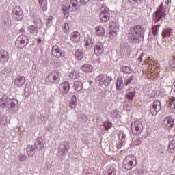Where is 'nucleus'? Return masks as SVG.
I'll use <instances>...</instances> for the list:
<instances>
[{
	"label": "nucleus",
	"mask_w": 175,
	"mask_h": 175,
	"mask_svg": "<svg viewBox=\"0 0 175 175\" xmlns=\"http://www.w3.org/2000/svg\"><path fill=\"white\" fill-rule=\"evenodd\" d=\"M170 32H172V29H165L162 31L163 38H167V36H170Z\"/></svg>",
	"instance_id": "40"
},
{
	"label": "nucleus",
	"mask_w": 175,
	"mask_h": 175,
	"mask_svg": "<svg viewBox=\"0 0 175 175\" xmlns=\"http://www.w3.org/2000/svg\"><path fill=\"white\" fill-rule=\"evenodd\" d=\"M95 33L96 36H98V38H103V36H105V33H106V29L102 26H98L95 28Z\"/></svg>",
	"instance_id": "18"
},
{
	"label": "nucleus",
	"mask_w": 175,
	"mask_h": 175,
	"mask_svg": "<svg viewBox=\"0 0 175 175\" xmlns=\"http://www.w3.org/2000/svg\"><path fill=\"white\" fill-rule=\"evenodd\" d=\"M168 65L170 68H175V58L174 57L169 61Z\"/></svg>",
	"instance_id": "43"
},
{
	"label": "nucleus",
	"mask_w": 175,
	"mask_h": 175,
	"mask_svg": "<svg viewBox=\"0 0 175 175\" xmlns=\"http://www.w3.org/2000/svg\"><path fill=\"white\" fill-rule=\"evenodd\" d=\"M27 31L31 35H38L39 33V27L35 25H30L27 27Z\"/></svg>",
	"instance_id": "23"
},
{
	"label": "nucleus",
	"mask_w": 175,
	"mask_h": 175,
	"mask_svg": "<svg viewBox=\"0 0 175 175\" xmlns=\"http://www.w3.org/2000/svg\"><path fill=\"white\" fill-rule=\"evenodd\" d=\"M36 146L38 148H43V141L42 138H38L36 141Z\"/></svg>",
	"instance_id": "39"
},
{
	"label": "nucleus",
	"mask_w": 175,
	"mask_h": 175,
	"mask_svg": "<svg viewBox=\"0 0 175 175\" xmlns=\"http://www.w3.org/2000/svg\"><path fill=\"white\" fill-rule=\"evenodd\" d=\"M131 129L133 134L135 135H139V133L143 132V123L139 120H135L131 123Z\"/></svg>",
	"instance_id": "7"
},
{
	"label": "nucleus",
	"mask_w": 175,
	"mask_h": 175,
	"mask_svg": "<svg viewBox=\"0 0 175 175\" xmlns=\"http://www.w3.org/2000/svg\"><path fill=\"white\" fill-rule=\"evenodd\" d=\"M75 57L79 61H81L84 58V52H83V49H78L75 52Z\"/></svg>",
	"instance_id": "26"
},
{
	"label": "nucleus",
	"mask_w": 175,
	"mask_h": 175,
	"mask_svg": "<svg viewBox=\"0 0 175 175\" xmlns=\"http://www.w3.org/2000/svg\"><path fill=\"white\" fill-rule=\"evenodd\" d=\"M29 43V38L24 34L20 35L15 41V46L18 49H24Z\"/></svg>",
	"instance_id": "5"
},
{
	"label": "nucleus",
	"mask_w": 175,
	"mask_h": 175,
	"mask_svg": "<svg viewBox=\"0 0 175 175\" xmlns=\"http://www.w3.org/2000/svg\"><path fill=\"white\" fill-rule=\"evenodd\" d=\"M73 88L75 90V91H81V90H83V83L81 81L74 82Z\"/></svg>",
	"instance_id": "31"
},
{
	"label": "nucleus",
	"mask_w": 175,
	"mask_h": 175,
	"mask_svg": "<svg viewBox=\"0 0 175 175\" xmlns=\"http://www.w3.org/2000/svg\"><path fill=\"white\" fill-rule=\"evenodd\" d=\"M19 33H25V29H24L23 27L21 28L18 31Z\"/></svg>",
	"instance_id": "50"
},
{
	"label": "nucleus",
	"mask_w": 175,
	"mask_h": 175,
	"mask_svg": "<svg viewBox=\"0 0 175 175\" xmlns=\"http://www.w3.org/2000/svg\"><path fill=\"white\" fill-rule=\"evenodd\" d=\"M98 1H102V0H98Z\"/></svg>",
	"instance_id": "56"
},
{
	"label": "nucleus",
	"mask_w": 175,
	"mask_h": 175,
	"mask_svg": "<svg viewBox=\"0 0 175 175\" xmlns=\"http://www.w3.org/2000/svg\"><path fill=\"white\" fill-rule=\"evenodd\" d=\"M105 49L103 48V44L102 42H97L94 46V54L97 55V57H100L101 55L103 54V51Z\"/></svg>",
	"instance_id": "15"
},
{
	"label": "nucleus",
	"mask_w": 175,
	"mask_h": 175,
	"mask_svg": "<svg viewBox=\"0 0 175 175\" xmlns=\"http://www.w3.org/2000/svg\"><path fill=\"white\" fill-rule=\"evenodd\" d=\"M134 1H137V0H134Z\"/></svg>",
	"instance_id": "57"
},
{
	"label": "nucleus",
	"mask_w": 175,
	"mask_h": 175,
	"mask_svg": "<svg viewBox=\"0 0 175 175\" xmlns=\"http://www.w3.org/2000/svg\"><path fill=\"white\" fill-rule=\"evenodd\" d=\"M110 29L109 35H112V36H117V33H118V31H120L118 25L112 23L110 26Z\"/></svg>",
	"instance_id": "21"
},
{
	"label": "nucleus",
	"mask_w": 175,
	"mask_h": 175,
	"mask_svg": "<svg viewBox=\"0 0 175 175\" xmlns=\"http://www.w3.org/2000/svg\"><path fill=\"white\" fill-rule=\"evenodd\" d=\"M60 93L63 95H66L70 90V84L68 81H64L59 85Z\"/></svg>",
	"instance_id": "13"
},
{
	"label": "nucleus",
	"mask_w": 175,
	"mask_h": 175,
	"mask_svg": "<svg viewBox=\"0 0 175 175\" xmlns=\"http://www.w3.org/2000/svg\"><path fill=\"white\" fill-rule=\"evenodd\" d=\"M132 80H133V79L132 77L128 78L126 81H124V85H128L129 84H131V82L132 81Z\"/></svg>",
	"instance_id": "46"
},
{
	"label": "nucleus",
	"mask_w": 175,
	"mask_h": 175,
	"mask_svg": "<svg viewBox=\"0 0 175 175\" xmlns=\"http://www.w3.org/2000/svg\"><path fill=\"white\" fill-rule=\"evenodd\" d=\"M77 9H79V1L71 0L69 5L70 12H77Z\"/></svg>",
	"instance_id": "20"
},
{
	"label": "nucleus",
	"mask_w": 175,
	"mask_h": 175,
	"mask_svg": "<svg viewBox=\"0 0 175 175\" xmlns=\"http://www.w3.org/2000/svg\"><path fill=\"white\" fill-rule=\"evenodd\" d=\"M80 1V3L81 5H87V3H88V2H90V0H79Z\"/></svg>",
	"instance_id": "49"
},
{
	"label": "nucleus",
	"mask_w": 175,
	"mask_h": 175,
	"mask_svg": "<svg viewBox=\"0 0 175 175\" xmlns=\"http://www.w3.org/2000/svg\"><path fill=\"white\" fill-rule=\"evenodd\" d=\"M61 76H62L61 70H55L48 75L46 79V83L48 84H59V81H61Z\"/></svg>",
	"instance_id": "2"
},
{
	"label": "nucleus",
	"mask_w": 175,
	"mask_h": 175,
	"mask_svg": "<svg viewBox=\"0 0 175 175\" xmlns=\"http://www.w3.org/2000/svg\"><path fill=\"white\" fill-rule=\"evenodd\" d=\"M38 43H42V40L40 39V38H39L38 40Z\"/></svg>",
	"instance_id": "53"
},
{
	"label": "nucleus",
	"mask_w": 175,
	"mask_h": 175,
	"mask_svg": "<svg viewBox=\"0 0 175 175\" xmlns=\"http://www.w3.org/2000/svg\"><path fill=\"white\" fill-rule=\"evenodd\" d=\"M124 88V81L122 80V77H118L117 81H116V89L117 90H122Z\"/></svg>",
	"instance_id": "30"
},
{
	"label": "nucleus",
	"mask_w": 175,
	"mask_h": 175,
	"mask_svg": "<svg viewBox=\"0 0 175 175\" xmlns=\"http://www.w3.org/2000/svg\"><path fill=\"white\" fill-rule=\"evenodd\" d=\"M126 138V135L124 133H120L119 139H122V140H125Z\"/></svg>",
	"instance_id": "48"
},
{
	"label": "nucleus",
	"mask_w": 175,
	"mask_h": 175,
	"mask_svg": "<svg viewBox=\"0 0 175 175\" xmlns=\"http://www.w3.org/2000/svg\"><path fill=\"white\" fill-rule=\"evenodd\" d=\"M26 151L28 157H33L35 155V148L32 145H27Z\"/></svg>",
	"instance_id": "27"
},
{
	"label": "nucleus",
	"mask_w": 175,
	"mask_h": 175,
	"mask_svg": "<svg viewBox=\"0 0 175 175\" xmlns=\"http://www.w3.org/2000/svg\"><path fill=\"white\" fill-rule=\"evenodd\" d=\"M51 54L54 58H61V57H62V51L58 45H55L52 47Z\"/></svg>",
	"instance_id": "14"
},
{
	"label": "nucleus",
	"mask_w": 175,
	"mask_h": 175,
	"mask_svg": "<svg viewBox=\"0 0 175 175\" xmlns=\"http://www.w3.org/2000/svg\"><path fill=\"white\" fill-rule=\"evenodd\" d=\"M96 83H98L101 87H109L113 81V79L107 75H100L96 78Z\"/></svg>",
	"instance_id": "4"
},
{
	"label": "nucleus",
	"mask_w": 175,
	"mask_h": 175,
	"mask_svg": "<svg viewBox=\"0 0 175 175\" xmlns=\"http://www.w3.org/2000/svg\"><path fill=\"white\" fill-rule=\"evenodd\" d=\"M163 125L164 126L165 129L170 131L174 126V120L172 116L165 117L163 120Z\"/></svg>",
	"instance_id": "10"
},
{
	"label": "nucleus",
	"mask_w": 175,
	"mask_h": 175,
	"mask_svg": "<svg viewBox=\"0 0 175 175\" xmlns=\"http://www.w3.org/2000/svg\"><path fill=\"white\" fill-rule=\"evenodd\" d=\"M69 107L70 109H75V107H76V102L75 101H71L69 103Z\"/></svg>",
	"instance_id": "47"
},
{
	"label": "nucleus",
	"mask_w": 175,
	"mask_h": 175,
	"mask_svg": "<svg viewBox=\"0 0 175 175\" xmlns=\"http://www.w3.org/2000/svg\"><path fill=\"white\" fill-rule=\"evenodd\" d=\"M72 98H74V99H76V96H73Z\"/></svg>",
	"instance_id": "55"
},
{
	"label": "nucleus",
	"mask_w": 175,
	"mask_h": 175,
	"mask_svg": "<svg viewBox=\"0 0 175 175\" xmlns=\"http://www.w3.org/2000/svg\"><path fill=\"white\" fill-rule=\"evenodd\" d=\"M121 70L123 72V73H125L126 75H129L130 73H132V68H131V67L128 66H122Z\"/></svg>",
	"instance_id": "33"
},
{
	"label": "nucleus",
	"mask_w": 175,
	"mask_h": 175,
	"mask_svg": "<svg viewBox=\"0 0 175 175\" xmlns=\"http://www.w3.org/2000/svg\"><path fill=\"white\" fill-rule=\"evenodd\" d=\"M9 53L3 49L0 51V62L1 64H6L9 61Z\"/></svg>",
	"instance_id": "16"
},
{
	"label": "nucleus",
	"mask_w": 175,
	"mask_h": 175,
	"mask_svg": "<svg viewBox=\"0 0 175 175\" xmlns=\"http://www.w3.org/2000/svg\"><path fill=\"white\" fill-rule=\"evenodd\" d=\"M25 159H27V156H25V154H21L19 156V161L21 162H24V161H25Z\"/></svg>",
	"instance_id": "45"
},
{
	"label": "nucleus",
	"mask_w": 175,
	"mask_h": 175,
	"mask_svg": "<svg viewBox=\"0 0 175 175\" xmlns=\"http://www.w3.org/2000/svg\"><path fill=\"white\" fill-rule=\"evenodd\" d=\"M148 72L150 75V77L154 76H158V68L154 67V62L152 59H150V57H148Z\"/></svg>",
	"instance_id": "9"
},
{
	"label": "nucleus",
	"mask_w": 175,
	"mask_h": 175,
	"mask_svg": "<svg viewBox=\"0 0 175 175\" xmlns=\"http://www.w3.org/2000/svg\"><path fill=\"white\" fill-rule=\"evenodd\" d=\"M157 90L153 89V90H150L148 92V98L151 99V98H155V96L157 95Z\"/></svg>",
	"instance_id": "35"
},
{
	"label": "nucleus",
	"mask_w": 175,
	"mask_h": 175,
	"mask_svg": "<svg viewBox=\"0 0 175 175\" xmlns=\"http://www.w3.org/2000/svg\"><path fill=\"white\" fill-rule=\"evenodd\" d=\"M69 77L73 80H76V79H80V72L76 70H72L69 74Z\"/></svg>",
	"instance_id": "28"
},
{
	"label": "nucleus",
	"mask_w": 175,
	"mask_h": 175,
	"mask_svg": "<svg viewBox=\"0 0 175 175\" xmlns=\"http://www.w3.org/2000/svg\"><path fill=\"white\" fill-rule=\"evenodd\" d=\"M175 149V140H172L168 146V151L170 152H174Z\"/></svg>",
	"instance_id": "37"
},
{
	"label": "nucleus",
	"mask_w": 175,
	"mask_h": 175,
	"mask_svg": "<svg viewBox=\"0 0 175 175\" xmlns=\"http://www.w3.org/2000/svg\"><path fill=\"white\" fill-rule=\"evenodd\" d=\"M69 23H65L63 27H62V29L64 31V32H65L66 33V32H68L69 31Z\"/></svg>",
	"instance_id": "44"
},
{
	"label": "nucleus",
	"mask_w": 175,
	"mask_h": 175,
	"mask_svg": "<svg viewBox=\"0 0 175 175\" xmlns=\"http://www.w3.org/2000/svg\"><path fill=\"white\" fill-rule=\"evenodd\" d=\"M0 106L5 109L9 106V98L6 96H3V97L0 99Z\"/></svg>",
	"instance_id": "24"
},
{
	"label": "nucleus",
	"mask_w": 175,
	"mask_h": 175,
	"mask_svg": "<svg viewBox=\"0 0 175 175\" xmlns=\"http://www.w3.org/2000/svg\"><path fill=\"white\" fill-rule=\"evenodd\" d=\"M135 94L134 91L127 90L125 98H126L128 100H133V98H135Z\"/></svg>",
	"instance_id": "32"
},
{
	"label": "nucleus",
	"mask_w": 175,
	"mask_h": 175,
	"mask_svg": "<svg viewBox=\"0 0 175 175\" xmlns=\"http://www.w3.org/2000/svg\"><path fill=\"white\" fill-rule=\"evenodd\" d=\"M161 101H159V100H156L152 105V107L150 108V113L153 116H157V114H158V111H161Z\"/></svg>",
	"instance_id": "12"
},
{
	"label": "nucleus",
	"mask_w": 175,
	"mask_h": 175,
	"mask_svg": "<svg viewBox=\"0 0 175 175\" xmlns=\"http://www.w3.org/2000/svg\"><path fill=\"white\" fill-rule=\"evenodd\" d=\"M162 17H165V10L163 8V3H161L159 6L158 9L156 10L154 13V24H157L158 21L162 18Z\"/></svg>",
	"instance_id": "8"
},
{
	"label": "nucleus",
	"mask_w": 175,
	"mask_h": 175,
	"mask_svg": "<svg viewBox=\"0 0 175 175\" xmlns=\"http://www.w3.org/2000/svg\"><path fill=\"white\" fill-rule=\"evenodd\" d=\"M141 31V25H136L131 27L128 37V40L131 43H139V40H140V38H142Z\"/></svg>",
	"instance_id": "1"
},
{
	"label": "nucleus",
	"mask_w": 175,
	"mask_h": 175,
	"mask_svg": "<svg viewBox=\"0 0 175 175\" xmlns=\"http://www.w3.org/2000/svg\"><path fill=\"white\" fill-rule=\"evenodd\" d=\"M12 13L16 21H21L23 20V9L20 6L17 5L14 8Z\"/></svg>",
	"instance_id": "11"
},
{
	"label": "nucleus",
	"mask_w": 175,
	"mask_h": 175,
	"mask_svg": "<svg viewBox=\"0 0 175 175\" xmlns=\"http://www.w3.org/2000/svg\"><path fill=\"white\" fill-rule=\"evenodd\" d=\"M25 77L23 76H18L14 81L16 87H23L25 84Z\"/></svg>",
	"instance_id": "17"
},
{
	"label": "nucleus",
	"mask_w": 175,
	"mask_h": 175,
	"mask_svg": "<svg viewBox=\"0 0 175 175\" xmlns=\"http://www.w3.org/2000/svg\"><path fill=\"white\" fill-rule=\"evenodd\" d=\"M81 117H82V120H85V121H87L88 118H87V116H85V114H82Z\"/></svg>",
	"instance_id": "52"
},
{
	"label": "nucleus",
	"mask_w": 175,
	"mask_h": 175,
	"mask_svg": "<svg viewBox=\"0 0 175 175\" xmlns=\"http://www.w3.org/2000/svg\"><path fill=\"white\" fill-rule=\"evenodd\" d=\"M85 42V47L86 49H92L94 47V42L92 41V38L91 37H88L84 40Z\"/></svg>",
	"instance_id": "25"
},
{
	"label": "nucleus",
	"mask_w": 175,
	"mask_h": 175,
	"mask_svg": "<svg viewBox=\"0 0 175 175\" xmlns=\"http://www.w3.org/2000/svg\"><path fill=\"white\" fill-rule=\"evenodd\" d=\"M99 18L102 23H107V21L110 20V10L105 5H103L100 8Z\"/></svg>",
	"instance_id": "6"
},
{
	"label": "nucleus",
	"mask_w": 175,
	"mask_h": 175,
	"mask_svg": "<svg viewBox=\"0 0 175 175\" xmlns=\"http://www.w3.org/2000/svg\"><path fill=\"white\" fill-rule=\"evenodd\" d=\"M81 70L84 73H91V72H92V70H94V67H92V66H91V64H84L83 65H82L81 66Z\"/></svg>",
	"instance_id": "22"
},
{
	"label": "nucleus",
	"mask_w": 175,
	"mask_h": 175,
	"mask_svg": "<svg viewBox=\"0 0 175 175\" xmlns=\"http://www.w3.org/2000/svg\"><path fill=\"white\" fill-rule=\"evenodd\" d=\"M11 107H14V104H13V103H11Z\"/></svg>",
	"instance_id": "54"
},
{
	"label": "nucleus",
	"mask_w": 175,
	"mask_h": 175,
	"mask_svg": "<svg viewBox=\"0 0 175 175\" xmlns=\"http://www.w3.org/2000/svg\"><path fill=\"white\" fill-rule=\"evenodd\" d=\"M105 175H116V168L113 166L109 167V168L106 170Z\"/></svg>",
	"instance_id": "36"
},
{
	"label": "nucleus",
	"mask_w": 175,
	"mask_h": 175,
	"mask_svg": "<svg viewBox=\"0 0 175 175\" xmlns=\"http://www.w3.org/2000/svg\"><path fill=\"white\" fill-rule=\"evenodd\" d=\"M160 25H154L152 27V33L154 36H157L158 35V29L159 28Z\"/></svg>",
	"instance_id": "38"
},
{
	"label": "nucleus",
	"mask_w": 175,
	"mask_h": 175,
	"mask_svg": "<svg viewBox=\"0 0 175 175\" xmlns=\"http://www.w3.org/2000/svg\"><path fill=\"white\" fill-rule=\"evenodd\" d=\"M63 146L64 147L62 150L63 154H66L68 151H69V144H68L66 142H64Z\"/></svg>",
	"instance_id": "42"
},
{
	"label": "nucleus",
	"mask_w": 175,
	"mask_h": 175,
	"mask_svg": "<svg viewBox=\"0 0 175 175\" xmlns=\"http://www.w3.org/2000/svg\"><path fill=\"white\" fill-rule=\"evenodd\" d=\"M38 5L44 12L47 10V0H38Z\"/></svg>",
	"instance_id": "29"
},
{
	"label": "nucleus",
	"mask_w": 175,
	"mask_h": 175,
	"mask_svg": "<svg viewBox=\"0 0 175 175\" xmlns=\"http://www.w3.org/2000/svg\"><path fill=\"white\" fill-rule=\"evenodd\" d=\"M123 167L126 170H131L136 165V157L135 156L129 155L126 157L123 161Z\"/></svg>",
	"instance_id": "3"
},
{
	"label": "nucleus",
	"mask_w": 175,
	"mask_h": 175,
	"mask_svg": "<svg viewBox=\"0 0 175 175\" xmlns=\"http://www.w3.org/2000/svg\"><path fill=\"white\" fill-rule=\"evenodd\" d=\"M70 40L72 42V43H78V42H80V33L78 31L71 33Z\"/></svg>",
	"instance_id": "19"
},
{
	"label": "nucleus",
	"mask_w": 175,
	"mask_h": 175,
	"mask_svg": "<svg viewBox=\"0 0 175 175\" xmlns=\"http://www.w3.org/2000/svg\"><path fill=\"white\" fill-rule=\"evenodd\" d=\"M62 9L64 13V18H68L69 17V8H68L66 5H62Z\"/></svg>",
	"instance_id": "34"
},
{
	"label": "nucleus",
	"mask_w": 175,
	"mask_h": 175,
	"mask_svg": "<svg viewBox=\"0 0 175 175\" xmlns=\"http://www.w3.org/2000/svg\"><path fill=\"white\" fill-rule=\"evenodd\" d=\"M103 126L105 128L106 131H109V129L113 126V124L109 121L104 122Z\"/></svg>",
	"instance_id": "41"
},
{
	"label": "nucleus",
	"mask_w": 175,
	"mask_h": 175,
	"mask_svg": "<svg viewBox=\"0 0 175 175\" xmlns=\"http://www.w3.org/2000/svg\"><path fill=\"white\" fill-rule=\"evenodd\" d=\"M121 147H122V143L121 142H118V144H117V148H118V150L119 148H121Z\"/></svg>",
	"instance_id": "51"
}]
</instances>
